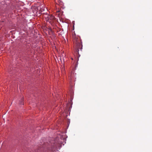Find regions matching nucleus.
<instances>
[{"label":"nucleus","mask_w":152,"mask_h":152,"mask_svg":"<svg viewBox=\"0 0 152 152\" xmlns=\"http://www.w3.org/2000/svg\"><path fill=\"white\" fill-rule=\"evenodd\" d=\"M72 37L73 39L74 42L75 44V51L77 53L79 54V49L81 51L82 49V45L80 40L75 34H73Z\"/></svg>","instance_id":"f257e3e1"},{"label":"nucleus","mask_w":152,"mask_h":152,"mask_svg":"<svg viewBox=\"0 0 152 152\" xmlns=\"http://www.w3.org/2000/svg\"><path fill=\"white\" fill-rule=\"evenodd\" d=\"M43 17L45 18L46 20L50 23L53 22L55 19L54 17L51 15H48V14L44 13Z\"/></svg>","instance_id":"f03ea898"},{"label":"nucleus","mask_w":152,"mask_h":152,"mask_svg":"<svg viewBox=\"0 0 152 152\" xmlns=\"http://www.w3.org/2000/svg\"><path fill=\"white\" fill-rule=\"evenodd\" d=\"M23 99H21V102H20V104H22V102H23Z\"/></svg>","instance_id":"7ed1b4c3"},{"label":"nucleus","mask_w":152,"mask_h":152,"mask_svg":"<svg viewBox=\"0 0 152 152\" xmlns=\"http://www.w3.org/2000/svg\"><path fill=\"white\" fill-rule=\"evenodd\" d=\"M57 1H58L59 2H61L62 1L61 0H57Z\"/></svg>","instance_id":"20e7f679"},{"label":"nucleus","mask_w":152,"mask_h":152,"mask_svg":"<svg viewBox=\"0 0 152 152\" xmlns=\"http://www.w3.org/2000/svg\"><path fill=\"white\" fill-rule=\"evenodd\" d=\"M55 145L54 144V145H53L52 148H54V147Z\"/></svg>","instance_id":"39448f33"}]
</instances>
